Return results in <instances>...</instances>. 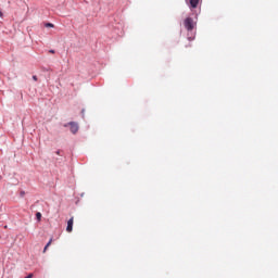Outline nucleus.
<instances>
[{
	"instance_id": "obj_8",
	"label": "nucleus",
	"mask_w": 278,
	"mask_h": 278,
	"mask_svg": "<svg viewBox=\"0 0 278 278\" xmlns=\"http://www.w3.org/2000/svg\"><path fill=\"white\" fill-rule=\"evenodd\" d=\"M34 81H38V76H33Z\"/></svg>"
},
{
	"instance_id": "obj_11",
	"label": "nucleus",
	"mask_w": 278,
	"mask_h": 278,
	"mask_svg": "<svg viewBox=\"0 0 278 278\" xmlns=\"http://www.w3.org/2000/svg\"><path fill=\"white\" fill-rule=\"evenodd\" d=\"M0 16H3V13H1V11H0Z\"/></svg>"
},
{
	"instance_id": "obj_9",
	"label": "nucleus",
	"mask_w": 278,
	"mask_h": 278,
	"mask_svg": "<svg viewBox=\"0 0 278 278\" xmlns=\"http://www.w3.org/2000/svg\"><path fill=\"white\" fill-rule=\"evenodd\" d=\"M50 53H55V50H50Z\"/></svg>"
},
{
	"instance_id": "obj_5",
	"label": "nucleus",
	"mask_w": 278,
	"mask_h": 278,
	"mask_svg": "<svg viewBox=\"0 0 278 278\" xmlns=\"http://www.w3.org/2000/svg\"><path fill=\"white\" fill-rule=\"evenodd\" d=\"M52 242H53V239H50L43 249V253H47V249H49L51 247Z\"/></svg>"
},
{
	"instance_id": "obj_6",
	"label": "nucleus",
	"mask_w": 278,
	"mask_h": 278,
	"mask_svg": "<svg viewBox=\"0 0 278 278\" xmlns=\"http://www.w3.org/2000/svg\"><path fill=\"white\" fill-rule=\"evenodd\" d=\"M36 218H37V220H42V213H40V212H37L36 213Z\"/></svg>"
},
{
	"instance_id": "obj_2",
	"label": "nucleus",
	"mask_w": 278,
	"mask_h": 278,
	"mask_svg": "<svg viewBox=\"0 0 278 278\" xmlns=\"http://www.w3.org/2000/svg\"><path fill=\"white\" fill-rule=\"evenodd\" d=\"M70 129H71L72 134H77V131H79V125H77V123H75V122H71Z\"/></svg>"
},
{
	"instance_id": "obj_3",
	"label": "nucleus",
	"mask_w": 278,
	"mask_h": 278,
	"mask_svg": "<svg viewBox=\"0 0 278 278\" xmlns=\"http://www.w3.org/2000/svg\"><path fill=\"white\" fill-rule=\"evenodd\" d=\"M73 223H74V218L71 217L67 222V227H66V231L67 233H71L73 231Z\"/></svg>"
},
{
	"instance_id": "obj_1",
	"label": "nucleus",
	"mask_w": 278,
	"mask_h": 278,
	"mask_svg": "<svg viewBox=\"0 0 278 278\" xmlns=\"http://www.w3.org/2000/svg\"><path fill=\"white\" fill-rule=\"evenodd\" d=\"M184 27L188 31V35H187L188 40L190 41L194 40V34H192V30L197 27V22H194L192 17H187L184 20Z\"/></svg>"
},
{
	"instance_id": "obj_10",
	"label": "nucleus",
	"mask_w": 278,
	"mask_h": 278,
	"mask_svg": "<svg viewBox=\"0 0 278 278\" xmlns=\"http://www.w3.org/2000/svg\"><path fill=\"white\" fill-rule=\"evenodd\" d=\"M56 155H60V150L56 151Z\"/></svg>"
},
{
	"instance_id": "obj_4",
	"label": "nucleus",
	"mask_w": 278,
	"mask_h": 278,
	"mask_svg": "<svg viewBox=\"0 0 278 278\" xmlns=\"http://www.w3.org/2000/svg\"><path fill=\"white\" fill-rule=\"evenodd\" d=\"M190 8H198L199 7V0H189Z\"/></svg>"
},
{
	"instance_id": "obj_7",
	"label": "nucleus",
	"mask_w": 278,
	"mask_h": 278,
	"mask_svg": "<svg viewBox=\"0 0 278 278\" xmlns=\"http://www.w3.org/2000/svg\"><path fill=\"white\" fill-rule=\"evenodd\" d=\"M45 27H55V25H53V24H51V23H47L46 25H45Z\"/></svg>"
}]
</instances>
